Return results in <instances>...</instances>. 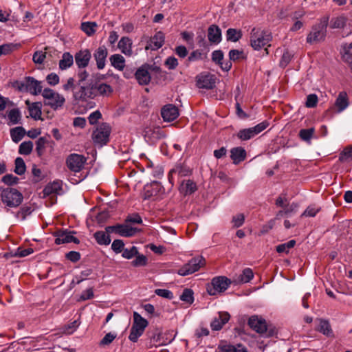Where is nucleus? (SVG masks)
I'll return each mask as SVG.
<instances>
[{
  "label": "nucleus",
  "instance_id": "1",
  "mask_svg": "<svg viewBox=\"0 0 352 352\" xmlns=\"http://www.w3.org/2000/svg\"><path fill=\"white\" fill-rule=\"evenodd\" d=\"M1 200L8 208H17L23 201V194L14 188H0Z\"/></svg>",
  "mask_w": 352,
  "mask_h": 352
},
{
  "label": "nucleus",
  "instance_id": "2",
  "mask_svg": "<svg viewBox=\"0 0 352 352\" xmlns=\"http://www.w3.org/2000/svg\"><path fill=\"white\" fill-rule=\"evenodd\" d=\"M272 39V34L268 31L253 28L250 33V42L252 47L255 50H260L265 46H270Z\"/></svg>",
  "mask_w": 352,
  "mask_h": 352
},
{
  "label": "nucleus",
  "instance_id": "3",
  "mask_svg": "<svg viewBox=\"0 0 352 352\" xmlns=\"http://www.w3.org/2000/svg\"><path fill=\"white\" fill-rule=\"evenodd\" d=\"M14 87L22 92H29L32 95L37 96L43 92L41 82L34 78L28 76L23 80L16 81Z\"/></svg>",
  "mask_w": 352,
  "mask_h": 352
},
{
  "label": "nucleus",
  "instance_id": "4",
  "mask_svg": "<svg viewBox=\"0 0 352 352\" xmlns=\"http://www.w3.org/2000/svg\"><path fill=\"white\" fill-rule=\"evenodd\" d=\"M148 325V322L147 320L144 318L137 311H134L133 314V324L129 336V340L133 342H138L139 338L142 336Z\"/></svg>",
  "mask_w": 352,
  "mask_h": 352
},
{
  "label": "nucleus",
  "instance_id": "5",
  "mask_svg": "<svg viewBox=\"0 0 352 352\" xmlns=\"http://www.w3.org/2000/svg\"><path fill=\"white\" fill-rule=\"evenodd\" d=\"M329 16L326 15L319 19V23L312 27L311 31L307 37V43H312L324 39Z\"/></svg>",
  "mask_w": 352,
  "mask_h": 352
},
{
  "label": "nucleus",
  "instance_id": "6",
  "mask_svg": "<svg viewBox=\"0 0 352 352\" xmlns=\"http://www.w3.org/2000/svg\"><path fill=\"white\" fill-rule=\"evenodd\" d=\"M42 96L45 100V104L54 110L61 109L65 102V98L63 95L50 88L43 89Z\"/></svg>",
  "mask_w": 352,
  "mask_h": 352
},
{
  "label": "nucleus",
  "instance_id": "7",
  "mask_svg": "<svg viewBox=\"0 0 352 352\" xmlns=\"http://www.w3.org/2000/svg\"><path fill=\"white\" fill-rule=\"evenodd\" d=\"M73 98L78 102H87L88 100L94 99L91 79H89L86 83L77 85Z\"/></svg>",
  "mask_w": 352,
  "mask_h": 352
},
{
  "label": "nucleus",
  "instance_id": "8",
  "mask_svg": "<svg viewBox=\"0 0 352 352\" xmlns=\"http://www.w3.org/2000/svg\"><path fill=\"white\" fill-rule=\"evenodd\" d=\"M231 283V280L226 276L214 277L212 280L211 285L208 286L207 292L210 295L214 296L225 292Z\"/></svg>",
  "mask_w": 352,
  "mask_h": 352
},
{
  "label": "nucleus",
  "instance_id": "9",
  "mask_svg": "<svg viewBox=\"0 0 352 352\" xmlns=\"http://www.w3.org/2000/svg\"><path fill=\"white\" fill-rule=\"evenodd\" d=\"M205 265V259L202 256H197L191 258L187 263L182 266L178 270L177 274L185 276L197 272Z\"/></svg>",
  "mask_w": 352,
  "mask_h": 352
},
{
  "label": "nucleus",
  "instance_id": "10",
  "mask_svg": "<svg viewBox=\"0 0 352 352\" xmlns=\"http://www.w3.org/2000/svg\"><path fill=\"white\" fill-rule=\"evenodd\" d=\"M268 126V122H262L254 127L240 130L237 133V137L241 140H248L264 131Z\"/></svg>",
  "mask_w": 352,
  "mask_h": 352
},
{
  "label": "nucleus",
  "instance_id": "11",
  "mask_svg": "<svg viewBox=\"0 0 352 352\" xmlns=\"http://www.w3.org/2000/svg\"><path fill=\"white\" fill-rule=\"evenodd\" d=\"M107 232H115L123 237H131L134 236L138 230L136 228L129 226L126 223L123 224H117L116 226H108L106 228Z\"/></svg>",
  "mask_w": 352,
  "mask_h": 352
},
{
  "label": "nucleus",
  "instance_id": "12",
  "mask_svg": "<svg viewBox=\"0 0 352 352\" xmlns=\"http://www.w3.org/2000/svg\"><path fill=\"white\" fill-rule=\"evenodd\" d=\"M109 126L106 124H102L94 131L92 134V139L95 144L102 146L106 144L109 141Z\"/></svg>",
  "mask_w": 352,
  "mask_h": 352
},
{
  "label": "nucleus",
  "instance_id": "13",
  "mask_svg": "<svg viewBox=\"0 0 352 352\" xmlns=\"http://www.w3.org/2000/svg\"><path fill=\"white\" fill-rule=\"evenodd\" d=\"M86 158L79 154L72 153L69 155L66 160L68 168L73 172H80L84 167Z\"/></svg>",
  "mask_w": 352,
  "mask_h": 352
},
{
  "label": "nucleus",
  "instance_id": "14",
  "mask_svg": "<svg viewBox=\"0 0 352 352\" xmlns=\"http://www.w3.org/2000/svg\"><path fill=\"white\" fill-rule=\"evenodd\" d=\"M94 99L97 97H107L112 92V87L104 82H100L96 79H91Z\"/></svg>",
  "mask_w": 352,
  "mask_h": 352
},
{
  "label": "nucleus",
  "instance_id": "15",
  "mask_svg": "<svg viewBox=\"0 0 352 352\" xmlns=\"http://www.w3.org/2000/svg\"><path fill=\"white\" fill-rule=\"evenodd\" d=\"M142 135L147 142L153 144L162 137V132L159 127L148 125L144 127Z\"/></svg>",
  "mask_w": 352,
  "mask_h": 352
},
{
  "label": "nucleus",
  "instance_id": "16",
  "mask_svg": "<svg viewBox=\"0 0 352 352\" xmlns=\"http://www.w3.org/2000/svg\"><path fill=\"white\" fill-rule=\"evenodd\" d=\"M91 54L89 50H80L75 54L74 59L78 69H85L89 63Z\"/></svg>",
  "mask_w": 352,
  "mask_h": 352
},
{
  "label": "nucleus",
  "instance_id": "17",
  "mask_svg": "<svg viewBox=\"0 0 352 352\" xmlns=\"http://www.w3.org/2000/svg\"><path fill=\"white\" fill-rule=\"evenodd\" d=\"M197 78V85L199 88L211 89L215 87L216 78L212 74H201Z\"/></svg>",
  "mask_w": 352,
  "mask_h": 352
},
{
  "label": "nucleus",
  "instance_id": "18",
  "mask_svg": "<svg viewBox=\"0 0 352 352\" xmlns=\"http://www.w3.org/2000/svg\"><path fill=\"white\" fill-rule=\"evenodd\" d=\"M108 50L104 45L98 47L94 53V58L98 69H103L106 65Z\"/></svg>",
  "mask_w": 352,
  "mask_h": 352
},
{
  "label": "nucleus",
  "instance_id": "19",
  "mask_svg": "<svg viewBox=\"0 0 352 352\" xmlns=\"http://www.w3.org/2000/svg\"><path fill=\"white\" fill-rule=\"evenodd\" d=\"M55 243L57 245L74 242L78 244L79 240L72 235V232L67 230L58 231L55 233Z\"/></svg>",
  "mask_w": 352,
  "mask_h": 352
},
{
  "label": "nucleus",
  "instance_id": "20",
  "mask_svg": "<svg viewBox=\"0 0 352 352\" xmlns=\"http://www.w3.org/2000/svg\"><path fill=\"white\" fill-rule=\"evenodd\" d=\"M161 115L164 121L171 122L179 116V110L175 105L168 104L162 109Z\"/></svg>",
  "mask_w": 352,
  "mask_h": 352
},
{
  "label": "nucleus",
  "instance_id": "21",
  "mask_svg": "<svg viewBox=\"0 0 352 352\" xmlns=\"http://www.w3.org/2000/svg\"><path fill=\"white\" fill-rule=\"evenodd\" d=\"M164 34L159 31L155 33V34L151 37L149 41H148V44L145 47L146 50H157L162 47L164 43Z\"/></svg>",
  "mask_w": 352,
  "mask_h": 352
},
{
  "label": "nucleus",
  "instance_id": "22",
  "mask_svg": "<svg viewBox=\"0 0 352 352\" xmlns=\"http://www.w3.org/2000/svg\"><path fill=\"white\" fill-rule=\"evenodd\" d=\"M248 325L251 329L258 333H263L267 331V324L264 319L254 316L250 318Z\"/></svg>",
  "mask_w": 352,
  "mask_h": 352
},
{
  "label": "nucleus",
  "instance_id": "23",
  "mask_svg": "<svg viewBox=\"0 0 352 352\" xmlns=\"http://www.w3.org/2000/svg\"><path fill=\"white\" fill-rule=\"evenodd\" d=\"M148 65H142L135 72V76L138 83L141 85H146L151 81V75Z\"/></svg>",
  "mask_w": 352,
  "mask_h": 352
},
{
  "label": "nucleus",
  "instance_id": "24",
  "mask_svg": "<svg viewBox=\"0 0 352 352\" xmlns=\"http://www.w3.org/2000/svg\"><path fill=\"white\" fill-rule=\"evenodd\" d=\"M230 316L228 312H219L217 318H215L211 322L210 327L214 331L220 330L223 326L228 322Z\"/></svg>",
  "mask_w": 352,
  "mask_h": 352
},
{
  "label": "nucleus",
  "instance_id": "25",
  "mask_svg": "<svg viewBox=\"0 0 352 352\" xmlns=\"http://www.w3.org/2000/svg\"><path fill=\"white\" fill-rule=\"evenodd\" d=\"M132 40L127 36H123L118 43V47L122 54L127 56H131L133 54L132 50Z\"/></svg>",
  "mask_w": 352,
  "mask_h": 352
},
{
  "label": "nucleus",
  "instance_id": "26",
  "mask_svg": "<svg viewBox=\"0 0 352 352\" xmlns=\"http://www.w3.org/2000/svg\"><path fill=\"white\" fill-rule=\"evenodd\" d=\"M317 321L318 324L316 328V331H319L327 337H334L333 330L328 320L320 318L318 319Z\"/></svg>",
  "mask_w": 352,
  "mask_h": 352
},
{
  "label": "nucleus",
  "instance_id": "27",
  "mask_svg": "<svg viewBox=\"0 0 352 352\" xmlns=\"http://www.w3.org/2000/svg\"><path fill=\"white\" fill-rule=\"evenodd\" d=\"M208 38L210 43H219L221 41V30L219 26L211 25L208 29Z\"/></svg>",
  "mask_w": 352,
  "mask_h": 352
},
{
  "label": "nucleus",
  "instance_id": "28",
  "mask_svg": "<svg viewBox=\"0 0 352 352\" xmlns=\"http://www.w3.org/2000/svg\"><path fill=\"white\" fill-rule=\"evenodd\" d=\"M172 336V334L170 335ZM175 335L171 336V338H166L164 339V336L162 335L158 331H155L153 336L151 338V343L155 346L166 345L170 343L175 339Z\"/></svg>",
  "mask_w": 352,
  "mask_h": 352
},
{
  "label": "nucleus",
  "instance_id": "29",
  "mask_svg": "<svg viewBox=\"0 0 352 352\" xmlns=\"http://www.w3.org/2000/svg\"><path fill=\"white\" fill-rule=\"evenodd\" d=\"M349 104V101L346 92H340L335 102V106L338 109V112L343 111L348 107Z\"/></svg>",
  "mask_w": 352,
  "mask_h": 352
},
{
  "label": "nucleus",
  "instance_id": "30",
  "mask_svg": "<svg viewBox=\"0 0 352 352\" xmlns=\"http://www.w3.org/2000/svg\"><path fill=\"white\" fill-rule=\"evenodd\" d=\"M230 157L234 164H238L245 159L246 151L242 147H234L230 151Z\"/></svg>",
  "mask_w": 352,
  "mask_h": 352
},
{
  "label": "nucleus",
  "instance_id": "31",
  "mask_svg": "<svg viewBox=\"0 0 352 352\" xmlns=\"http://www.w3.org/2000/svg\"><path fill=\"white\" fill-rule=\"evenodd\" d=\"M254 277V273L252 269L245 268L243 270L242 273L237 277L233 279L232 283L235 285L249 283Z\"/></svg>",
  "mask_w": 352,
  "mask_h": 352
},
{
  "label": "nucleus",
  "instance_id": "32",
  "mask_svg": "<svg viewBox=\"0 0 352 352\" xmlns=\"http://www.w3.org/2000/svg\"><path fill=\"white\" fill-rule=\"evenodd\" d=\"M348 21V17L344 14L332 17L330 21V28L332 29H342L346 26Z\"/></svg>",
  "mask_w": 352,
  "mask_h": 352
},
{
  "label": "nucleus",
  "instance_id": "33",
  "mask_svg": "<svg viewBox=\"0 0 352 352\" xmlns=\"http://www.w3.org/2000/svg\"><path fill=\"white\" fill-rule=\"evenodd\" d=\"M223 59V53L221 50H215L212 54V60L219 64L221 69L225 71H228L232 66L231 63L228 62L226 64L222 63Z\"/></svg>",
  "mask_w": 352,
  "mask_h": 352
},
{
  "label": "nucleus",
  "instance_id": "34",
  "mask_svg": "<svg viewBox=\"0 0 352 352\" xmlns=\"http://www.w3.org/2000/svg\"><path fill=\"white\" fill-rule=\"evenodd\" d=\"M74 64V56L69 52H64L59 60L58 67L60 70H66Z\"/></svg>",
  "mask_w": 352,
  "mask_h": 352
},
{
  "label": "nucleus",
  "instance_id": "35",
  "mask_svg": "<svg viewBox=\"0 0 352 352\" xmlns=\"http://www.w3.org/2000/svg\"><path fill=\"white\" fill-rule=\"evenodd\" d=\"M26 104L29 107L30 116L34 120H40L41 117V104L40 102L30 103L28 101Z\"/></svg>",
  "mask_w": 352,
  "mask_h": 352
},
{
  "label": "nucleus",
  "instance_id": "36",
  "mask_svg": "<svg viewBox=\"0 0 352 352\" xmlns=\"http://www.w3.org/2000/svg\"><path fill=\"white\" fill-rule=\"evenodd\" d=\"M109 60L111 65L119 71H122L125 67L124 58L118 54H113L110 56Z\"/></svg>",
  "mask_w": 352,
  "mask_h": 352
},
{
  "label": "nucleus",
  "instance_id": "37",
  "mask_svg": "<svg viewBox=\"0 0 352 352\" xmlns=\"http://www.w3.org/2000/svg\"><path fill=\"white\" fill-rule=\"evenodd\" d=\"M8 118L9 120L8 125L19 124L21 119V112L19 109H12L8 112Z\"/></svg>",
  "mask_w": 352,
  "mask_h": 352
},
{
  "label": "nucleus",
  "instance_id": "38",
  "mask_svg": "<svg viewBox=\"0 0 352 352\" xmlns=\"http://www.w3.org/2000/svg\"><path fill=\"white\" fill-rule=\"evenodd\" d=\"M25 135V131L22 126H17L10 129V136L12 140L18 143L20 142Z\"/></svg>",
  "mask_w": 352,
  "mask_h": 352
},
{
  "label": "nucleus",
  "instance_id": "39",
  "mask_svg": "<svg viewBox=\"0 0 352 352\" xmlns=\"http://www.w3.org/2000/svg\"><path fill=\"white\" fill-rule=\"evenodd\" d=\"M242 37V32L240 30L229 28L226 31V38L229 41L236 42Z\"/></svg>",
  "mask_w": 352,
  "mask_h": 352
},
{
  "label": "nucleus",
  "instance_id": "40",
  "mask_svg": "<svg viewBox=\"0 0 352 352\" xmlns=\"http://www.w3.org/2000/svg\"><path fill=\"white\" fill-rule=\"evenodd\" d=\"M109 232L103 231H98L94 234V238L97 243L100 245H109L111 242V239L108 234Z\"/></svg>",
  "mask_w": 352,
  "mask_h": 352
},
{
  "label": "nucleus",
  "instance_id": "41",
  "mask_svg": "<svg viewBox=\"0 0 352 352\" xmlns=\"http://www.w3.org/2000/svg\"><path fill=\"white\" fill-rule=\"evenodd\" d=\"M76 88L77 82L73 77H69L65 80H63L62 89L63 91L66 92L72 91L74 94Z\"/></svg>",
  "mask_w": 352,
  "mask_h": 352
},
{
  "label": "nucleus",
  "instance_id": "42",
  "mask_svg": "<svg viewBox=\"0 0 352 352\" xmlns=\"http://www.w3.org/2000/svg\"><path fill=\"white\" fill-rule=\"evenodd\" d=\"M181 188L186 195H190L197 190V185L193 181L188 179L182 182Z\"/></svg>",
  "mask_w": 352,
  "mask_h": 352
},
{
  "label": "nucleus",
  "instance_id": "43",
  "mask_svg": "<svg viewBox=\"0 0 352 352\" xmlns=\"http://www.w3.org/2000/svg\"><path fill=\"white\" fill-rule=\"evenodd\" d=\"M97 26L96 22H83L81 24V30L90 36L96 32Z\"/></svg>",
  "mask_w": 352,
  "mask_h": 352
},
{
  "label": "nucleus",
  "instance_id": "44",
  "mask_svg": "<svg viewBox=\"0 0 352 352\" xmlns=\"http://www.w3.org/2000/svg\"><path fill=\"white\" fill-rule=\"evenodd\" d=\"M14 173L19 175H22L26 170V166L24 160L21 157H16L14 162Z\"/></svg>",
  "mask_w": 352,
  "mask_h": 352
},
{
  "label": "nucleus",
  "instance_id": "45",
  "mask_svg": "<svg viewBox=\"0 0 352 352\" xmlns=\"http://www.w3.org/2000/svg\"><path fill=\"white\" fill-rule=\"evenodd\" d=\"M60 189L59 182H54L53 183L47 184L43 189V193L45 195H50L54 193H56Z\"/></svg>",
  "mask_w": 352,
  "mask_h": 352
},
{
  "label": "nucleus",
  "instance_id": "46",
  "mask_svg": "<svg viewBox=\"0 0 352 352\" xmlns=\"http://www.w3.org/2000/svg\"><path fill=\"white\" fill-rule=\"evenodd\" d=\"M33 148V143L31 141L22 142L19 148V153L21 155H28L31 153Z\"/></svg>",
  "mask_w": 352,
  "mask_h": 352
},
{
  "label": "nucleus",
  "instance_id": "47",
  "mask_svg": "<svg viewBox=\"0 0 352 352\" xmlns=\"http://www.w3.org/2000/svg\"><path fill=\"white\" fill-rule=\"evenodd\" d=\"M296 245L295 240H290L287 243L280 244L276 246V251L278 253H288L289 250L293 248Z\"/></svg>",
  "mask_w": 352,
  "mask_h": 352
},
{
  "label": "nucleus",
  "instance_id": "48",
  "mask_svg": "<svg viewBox=\"0 0 352 352\" xmlns=\"http://www.w3.org/2000/svg\"><path fill=\"white\" fill-rule=\"evenodd\" d=\"M314 128L301 129L299 131V137L302 140L309 142L314 135Z\"/></svg>",
  "mask_w": 352,
  "mask_h": 352
},
{
  "label": "nucleus",
  "instance_id": "49",
  "mask_svg": "<svg viewBox=\"0 0 352 352\" xmlns=\"http://www.w3.org/2000/svg\"><path fill=\"white\" fill-rule=\"evenodd\" d=\"M47 142V140L45 137H41L37 140L36 142V151L39 156L43 155Z\"/></svg>",
  "mask_w": 352,
  "mask_h": 352
},
{
  "label": "nucleus",
  "instance_id": "50",
  "mask_svg": "<svg viewBox=\"0 0 352 352\" xmlns=\"http://www.w3.org/2000/svg\"><path fill=\"white\" fill-rule=\"evenodd\" d=\"M234 345L226 341L221 340L218 344L217 352H233Z\"/></svg>",
  "mask_w": 352,
  "mask_h": 352
},
{
  "label": "nucleus",
  "instance_id": "51",
  "mask_svg": "<svg viewBox=\"0 0 352 352\" xmlns=\"http://www.w3.org/2000/svg\"><path fill=\"white\" fill-rule=\"evenodd\" d=\"M33 211L31 206H24L17 212L16 217L21 218V220H25L26 217L30 215Z\"/></svg>",
  "mask_w": 352,
  "mask_h": 352
},
{
  "label": "nucleus",
  "instance_id": "52",
  "mask_svg": "<svg viewBox=\"0 0 352 352\" xmlns=\"http://www.w3.org/2000/svg\"><path fill=\"white\" fill-rule=\"evenodd\" d=\"M318 102V98L316 94H311L307 96L305 106L307 108H314L316 107Z\"/></svg>",
  "mask_w": 352,
  "mask_h": 352
},
{
  "label": "nucleus",
  "instance_id": "53",
  "mask_svg": "<svg viewBox=\"0 0 352 352\" xmlns=\"http://www.w3.org/2000/svg\"><path fill=\"white\" fill-rule=\"evenodd\" d=\"M180 300L188 303H192L194 300L192 291L190 289H185L180 296Z\"/></svg>",
  "mask_w": 352,
  "mask_h": 352
},
{
  "label": "nucleus",
  "instance_id": "54",
  "mask_svg": "<svg viewBox=\"0 0 352 352\" xmlns=\"http://www.w3.org/2000/svg\"><path fill=\"white\" fill-rule=\"evenodd\" d=\"M89 74L87 70L85 69H79L77 72V85H81L82 83H86V80H87Z\"/></svg>",
  "mask_w": 352,
  "mask_h": 352
},
{
  "label": "nucleus",
  "instance_id": "55",
  "mask_svg": "<svg viewBox=\"0 0 352 352\" xmlns=\"http://www.w3.org/2000/svg\"><path fill=\"white\" fill-rule=\"evenodd\" d=\"M138 254V251L136 247L133 246L130 248H126L122 250V256L127 259L133 258Z\"/></svg>",
  "mask_w": 352,
  "mask_h": 352
},
{
  "label": "nucleus",
  "instance_id": "56",
  "mask_svg": "<svg viewBox=\"0 0 352 352\" xmlns=\"http://www.w3.org/2000/svg\"><path fill=\"white\" fill-rule=\"evenodd\" d=\"M19 179L17 177L13 175L12 174H7V175H4L1 179L2 182L5 184H7L9 186H12V185L17 184L19 182Z\"/></svg>",
  "mask_w": 352,
  "mask_h": 352
},
{
  "label": "nucleus",
  "instance_id": "57",
  "mask_svg": "<svg viewBox=\"0 0 352 352\" xmlns=\"http://www.w3.org/2000/svg\"><path fill=\"white\" fill-rule=\"evenodd\" d=\"M155 294L160 297L171 300L173 298V294L171 291L166 289H157Z\"/></svg>",
  "mask_w": 352,
  "mask_h": 352
},
{
  "label": "nucleus",
  "instance_id": "58",
  "mask_svg": "<svg viewBox=\"0 0 352 352\" xmlns=\"http://www.w3.org/2000/svg\"><path fill=\"white\" fill-rule=\"evenodd\" d=\"M116 336L117 335L116 333H107L104 336V338L100 340V342L99 343L100 346H103L109 345L114 340V339L116 338Z\"/></svg>",
  "mask_w": 352,
  "mask_h": 352
},
{
  "label": "nucleus",
  "instance_id": "59",
  "mask_svg": "<svg viewBox=\"0 0 352 352\" xmlns=\"http://www.w3.org/2000/svg\"><path fill=\"white\" fill-rule=\"evenodd\" d=\"M229 58L232 61H236L243 58V51L239 50H231L229 52Z\"/></svg>",
  "mask_w": 352,
  "mask_h": 352
},
{
  "label": "nucleus",
  "instance_id": "60",
  "mask_svg": "<svg viewBox=\"0 0 352 352\" xmlns=\"http://www.w3.org/2000/svg\"><path fill=\"white\" fill-rule=\"evenodd\" d=\"M47 82L52 85L55 86L60 82V78L56 73H50L46 76Z\"/></svg>",
  "mask_w": 352,
  "mask_h": 352
},
{
  "label": "nucleus",
  "instance_id": "61",
  "mask_svg": "<svg viewBox=\"0 0 352 352\" xmlns=\"http://www.w3.org/2000/svg\"><path fill=\"white\" fill-rule=\"evenodd\" d=\"M147 263V258L143 255H136V258L133 261V265L135 267L145 266Z\"/></svg>",
  "mask_w": 352,
  "mask_h": 352
},
{
  "label": "nucleus",
  "instance_id": "62",
  "mask_svg": "<svg viewBox=\"0 0 352 352\" xmlns=\"http://www.w3.org/2000/svg\"><path fill=\"white\" fill-rule=\"evenodd\" d=\"M124 243L122 240L116 239L112 243L111 248L116 253H120L124 250Z\"/></svg>",
  "mask_w": 352,
  "mask_h": 352
},
{
  "label": "nucleus",
  "instance_id": "63",
  "mask_svg": "<svg viewBox=\"0 0 352 352\" xmlns=\"http://www.w3.org/2000/svg\"><path fill=\"white\" fill-rule=\"evenodd\" d=\"M45 53L41 51L34 52L33 54V61L36 64H42L45 58Z\"/></svg>",
  "mask_w": 352,
  "mask_h": 352
},
{
  "label": "nucleus",
  "instance_id": "64",
  "mask_svg": "<svg viewBox=\"0 0 352 352\" xmlns=\"http://www.w3.org/2000/svg\"><path fill=\"white\" fill-rule=\"evenodd\" d=\"M349 159H352V146L344 148L340 155V161H346Z\"/></svg>",
  "mask_w": 352,
  "mask_h": 352
}]
</instances>
